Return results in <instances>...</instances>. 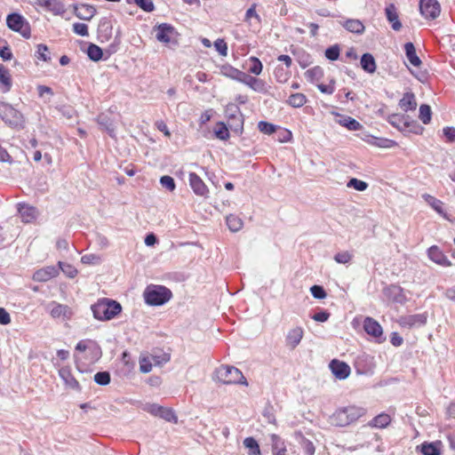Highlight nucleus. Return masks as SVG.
Segmentation results:
<instances>
[{
	"label": "nucleus",
	"instance_id": "680f3d73",
	"mask_svg": "<svg viewBox=\"0 0 455 455\" xmlns=\"http://www.w3.org/2000/svg\"><path fill=\"white\" fill-rule=\"evenodd\" d=\"M300 444H301V447H302L304 452L307 455H314L315 454V447L310 440H308L307 438H302Z\"/></svg>",
	"mask_w": 455,
	"mask_h": 455
},
{
	"label": "nucleus",
	"instance_id": "603ef678",
	"mask_svg": "<svg viewBox=\"0 0 455 455\" xmlns=\"http://www.w3.org/2000/svg\"><path fill=\"white\" fill-rule=\"evenodd\" d=\"M101 261V257L93 253L85 254L81 258V262L87 265H99Z\"/></svg>",
	"mask_w": 455,
	"mask_h": 455
},
{
	"label": "nucleus",
	"instance_id": "37998d69",
	"mask_svg": "<svg viewBox=\"0 0 455 455\" xmlns=\"http://www.w3.org/2000/svg\"><path fill=\"white\" fill-rule=\"evenodd\" d=\"M97 122L100 125L101 129L106 131L110 137H115V127L105 116H99Z\"/></svg>",
	"mask_w": 455,
	"mask_h": 455
},
{
	"label": "nucleus",
	"instance_id": "bf43d9fd",
	"mask_svg": "<svg viewBox=\"0 0 455 455\" xmlns=\"http://www.w3.org/2000/svg\"><path fill=\"white\" fill-rule=\"evenodd\" d=\"M153 363L149 357H141L140 359V371L143 373H148L152 371Z\"/></svg>",
	"mask_w": 455,
	"mask_h": 455
},
{
	"label": "nucleus",
	"instance_id": "ea45409f",
	"mask_svg": "<svg viewBox=\"0 0 455 455\" xmlns=\"http://www.w3.org/2000/svg\"><path fill=\"white\" fill-rule=\"evenodd\" d=\"M35 56L37 60L44 62H50L52 59L49 48L44 44H39L36 45Z\"/></svg>",
	"mask_w": 455,
	"mask_h": 455
},
{
	"label": "nucleus",
	"instance_id": "bb28decb",
	"mask_svg": "<svg viewBox=\"0 0 455 455\" xmlns=\"http://www.w3.org/2000/svg\"><path fill=\"white\" fill-rule=\"evenodd\" d=\"M386 16L387 20L392 24V28L398 31L402 28V23L399 21L398 13L395 4H388L386 9Z\"/></svg>",
	"mask_w": 455,
	"mask_h": 455
},
{
	"label": "nucleus",
	"instance_id": "864d4df0",
	"mask_svg": "<svg viewBox=\"0 0 455 455\" xmlns=\"http://www.w3.org/2000/svg\"><path fill=\"white\" fill-rule=\"evenodd\" d=\"M353 259V254L348 251L338 252L334 256V259L337 263L347 264Z\"/></svg>",
	"mask_w": 455,
	"mask_h": 455
},
{
	"label": "nucleus",
	"instance_id": "72a5a7b5",
	"mask_svg": "<svg viewBox=\"0 0 455 455\" xmlns=\"http://www.w3.org/2000/svg\"><path fill=\"white\" fill-rule=\"evenodd\" d=\"M342 25L347 30L352 33L363 34L364 31V25L359 20L350 19L346 20Z\"/></svg>",
	"mask_w": 455,
	"mask_h": 455
},
{
	"label": "nucleus",
	"instance_id": "f8f14e48",
	"mask_svg": "<svg viewBox=\"0 0 455 455\" xmlns=\"http://www.w3.org/2000/svg\"><path fill=\"white\" fill-rule=\"evenodd\" d=\"M420 13L429 20H434L439 16L441 8L436 0H420L419 3Z\"/></svg>",
	"mask_w": 455,
	"mask_h": 455
},
{
	"label": "nucleus",
	"instance_id": "79ce46f5",
	"mask_svg": "<svg viewBox=\"0 0 455 455\" xmlns=\"http://www.w3.org/2000/svg\"><path fill=\"white\" fill-rule=\"evenodd\" d=\"M227 225L232 232H237L243 228V220L233 214H230L226 219Z\"/></svg>",
	"mask_w": 455,
	"mask_h": 455
},
{
	"label": "nucleus",
	"instance_id": "6ab92c4d",
	"mask_svg": "<svg viewBox=\"0 0 455 455\" xmlns=\"http://www.w3.org/2000/svg\"><path fill=\"white\" fill-rule=\"evenodd\" d=\"M427 323V315L425 314H417L402 316L399 323L403 327L411 328L414 326H422Z\"/></svg>",
	"mask_w": 455,
	"mask_h": 455
},
{
	"label": "nucleus",
	"instance_id": "8fccbe9b",
	"mask_svg": "<svg viewBox=\"0 0 455 455\" xmlns=\"http://www.w3.org/2000/svg\"><path fill=\"white\" fill-rule=\"evenodd\" d=\"M347 188H352L357 191H364L368 188V183L356 178H352L347 184Z\"/></svg>",
	"mask_w": 455,
	"mask_h": 455
},
{
	"label": "nucleus",
	"instance_id": "052dcab7",
	"mask_svg": "<svg viewBox=\"0 0 455 455\" xmlns=\"http://www.w3.org/2000/svg\"><path fill=\"white\" fill-rule=\"evenodd\" d=\"M216 51L223 57L228 55V44L224 39L219 38L214 42Z\"/></svg>",
	"mask_w": 455,
	"mask_h": 455
},
{
	"label": "nucleus",
	"instance_id": "9d476101",
	"mask_svg": "<svg viewBox=\"0 0 455 455\" xmlns=\"http://www.w3.org/2000/svg\"><path fill=\"white\" fill-rule=\"evenodd\" d=\"M35 4L56 16H62L66 7L60 0H34Z\"/></svg>",
	"mask_w": 455,
	"mask_h": 455
},
{
	"label": "nucleus",
	"instance_id": "6e6552de",
	"mask_svg": "<svg viewBox=\"0 0 455 455\" xmlns=\"http://www.w3.org/2000/svg\"><path fill=\"white\" fill-rule=\"evenodd\" d=\"M154 32L156 33L157 41L163 44H167L176 41L177 32L175 28L168 23H162L156 26Z\"/></svg>",
	"mask_w": 455,
	"mask_h": 455
},
{
	"label": "nucleus",
	"instance_id": "9b49d317",
	"mask_svg": "<svg viewBox=\"0 0 455 455\" xmlns=\"http://www.w3.org/2000/svg\"><path fill=\"white\" fill-rule=\"evenodd\" d=\"M226 114L228 121H235V124L229 123L230 129L236 133H242L243 130V118L239 108L235 105H231L228 107Z\"/></svg>",
	"mask_w": 455,
	"mask_h": 455
},
{
	"label": "nucleus",
	"instance_id": "a878e982",
	"mask_svg": "<svg viewBox=\"0 0 455 455\" xmlns=\"http://www.w3.org/2000/svg\"><path fill=\"white\" fill-rule=\"evenodd\" d=\"M333 114L339 117L337 123L349 131H359L363 128V125L358 121L350 116H342L339 113Z\"/></svg>",
	"mask_w": 455,
	"mask_h": 455
},
{
	"label": "nucleus",
	"instance_id": "4468645a",
	"mask_svg": "<svg viewBox=\"0 0 455 455\" xmlns=\"http://www.w3.org/2000/svg\"><path fill=\"white\" fill-rule=\"evenodd\" d=\"M363 329L367 334L376 339L379 342L383 341V330L381 325L373 318L366 317L363 321Z\"/></svg>",
	"mask_w": 455,
	"mask_h": 455
},
{
	"label": "nucleus",
	"instance_id": "4d7b16f0",
	"mask_svg": "<svg viewBox=\"0 0 455 455\" xmlns=\"http://www.w3.org/2000/svg\"><path fill=\"white\" fill-rule=\"evenodd\" d=\"M387 291L395 295L394 300L398 303H403L405 299L404 296L402 294V288L396 285H391L387 288Z\"/></svg>",
	"mask_w": 455,
	"mask_h": 455
},
{
	"label": "nucleus",
	"instance_id": "473e14b6",
	"mask_svg": "<svg viewBox=\"0 0 455 455\" xmlns=\"http://www.w3.org/2000/svg\"><path fill=\"white\" fill-rule=\"evenodd\" d=\"M391 422V417L387 413H380L374 417L370 422L369 426L376 428H384Z\"/></svg>",
	"mask_w": 455,
	"mask_h": 455
},
{
	"label": "nucleus",
	"instance_id": "49530a36",
	"mask_svg": "<svg viewBox=\"0 0 455 455\" xmlns=\"http://www.w3.org/2000/svg\"><path fill=\"white\" fill-rule=\"evenodd\" d=\"M431 108L428 105H421L419 107V118L422 121L423 124H427L431 121Z\"/></svg>",
	"mask_w": 455,
	"mask_h": 455
},
{
	"label": "nucleus",
	"instance_id": "3c124183",
	"mask_svg": "<svg viewBox=\"0 0 455 455\" xmlns=\"http://www.w3.org/2000/svg\"><path fill=\"white\" fill-rule=\"evenodd\" d=\"M258 129L260 132L270 135L276 132L277 127L273 124L265 121H260L258 124Z\"/></svg>",
	"mask_w": 455,
	"mask_h": 455
},
{
	"label": "nucleus",
	"instance_id": "423d86ee",
	"mask_svg": "<svg viewBox=\"0 0 455 455\" xmlns=\"http://www.w3.org/2000/svg\"><path fill=\"white\" fill-rule=\"evenodd\" d=\"M0 117L5 124L12 127L21 126L23 123L21 113L4 102H0Z\"/></svg>",
	"mask_w": 455,
	"mask_h": 455
},
{
	"label": "nucleus",
	"instance_id": "338daca9",
	"mask_svg": "<svg viewBox=\"0 0 455 455\" xmlns=\"http://www.w3.org/2000/svg\"><path fill=\"white\" fill-rule=\"evenodd\" d=\"M317 88L323 93L332 94L335 91V82L331 80L329 84H319Z\"/></svg>",
	"mask_w": 455,
	"mask_h": 455
},
{
	"label": "nucleus",
	"instance_id": "aec40b11",
	"mask_svg": "<svg viewBox=\"0 0 455 455\" xmlns=\"http://www.w3.org/2000/svg\"><path fill=\"white\" fill-rule=\"evenodd\" d=\"M363 140L369 145L380 148H392L397 146V142L393 140L387 138H378L373 135H365Z\"/></svg>",
	"mask_w": 455,
	"mask_h": 455
},
{
	"label": "nucleus",
	"instance_id": "a211bd4d",
	"mask_svg": "<svg viewBox=\"0 0 455 455\" xmlns=\"http://www.w3.org/2000/svg\"><path fill=\"white\" fill-rule=\"evenodd\" d=\"M238 81L248 85L255 92H263L266 90V84L263 80L251 76L244 72H242Z\"/></svg>",
	"mask_w": 455,
	"mask_h": 455
},
{
	"label": "nucleus",
	"instance_id": "ddd939ff",
	"mask_svg": "<svg viewBox=\"0 0 455 455\" xmlns=\"http://www.w3.org/2000/svg\"><path fill=\"white\" fill-rule=\"evenodd\" d=\"M304 337V330L301 326H295L290 329L285 335V346L291 349H295Z\"/></svg>",
	"mask_w": 455,
	"mask_h": 455
},
{
	"label": "nucleus",
	"instance_id": "5fc2aeb1",
	"mask_svg": "<svg viewBox=\"0 0 455 455\" xmlns=\"http://www.w3.org/2000/svg\"><path fill=\"white\" fill-rule=\"evenodd\" d=\"M141 408L144 411H147L155 417H158L160 414L162 406L157 403H147L143 404Z\"/></svg>",
	"mask_w": 455,
	"mask_h": 455
},
{
	"label": "nucleus",
	"instance_id": "a19ab883",
	"mask_svg": "<svg viewBox=\"0 0 455 455\" xmlns=\"http://www.w3.org/2000/svg\"><path fill=\"white\" fill-rule=\"evenodd\" d=\"M286 102L292 108H300L306 104L307 97L303 93H293L288 98Z\"/></svg>",
	"mask_w": 455,
	"mask_h": 455
},
{
	"label": "nucleus",
	"instance_id": "0eeeda50",
	"mask_svg": "<svg viewBox=\"0 0 455 455\" xmlns=\"http://www.w3.org/2000/svg\"><path fill=\"white\" fill-rule=\"evenodd\" d=\"M6 23L9 28L19 32L22 36L28 38L30 36V28L28 22L20 14L12 13L6 18Z\"/></svg>",
	"mask_w": 455,
	"mask_h": 455
},
{
	"label": "nucleus",
	"instance_id": "69168bd1",
	"mask_svg": "<svg viewBox=\"0 0 455 455\" xmlns=\"http://www.w3.org/2000/svg\"><path fill=\"white\" fill-rule=\"evenodd\" d=\"M134 3L145 12H152L155 8L152 0H134Z\"/></svg>",
	"mask_w": 455,
	"mask_h": 455
},
{
	"label": "nucleus",
	"instance_id": "2eb2a0df",
	"mask_svg": "<svg viewBox=\"0 0 455 455\" xmlns=\"http://www.w3.org/2000/svg\"><path fill=\"white\" fill-rule=\"evenodd\" d=\"M427 257L430 260L442 267H451V262L449 260L443 251L436 245H433L427 250Z\"/></svg>",
	"mask_w": 455,
	"mask_h": 455
},
{
	"label": "nucleus",
	"instance_id": "c03bdc74",
	"mask_svg": "<svg viewBox=\"0 0 455 455\" xmlns=\"http://www.w3.org/2000/svg\"><path fill=\"white\" fill-rule=\"evenodd\" d=\"M87 54L92 60L98 61L102 59L103 52L100 46L90 44L87 49Z\"/></svg>",
	"mask_w": 455,
	"mask_h": 455
},
{
	"label": "nucleus",
	"instance_id": "e433bc0d",
	"mask_svg": "<svg viewBox=\"0 0 455 455\" xmlns=\"http://www.w3.org/2000/svg\"><path fill=\"white\" fill-rule=\"evenodd\" d=\"M243 71L232 67L229 64H225L220 67V74L234 80L238 81Z\"/></svg>",
	"mask_w": 455,
	"mask_h": 455
},
{
	"label": "nucleus",
	"instance_id": "4c0bfd02",
	"mask_svg": "<svg viewBox=\"0 0 455 455\" xmlns=\"http://www.w3.org/2000/svg\"><path fill=\"white\" fill-rule=\"evenodd\" d=\"M305 76L310 83L318 82L323 76V70L322 68L315 66L307 69L305 72Z\"/></svg>",
	"mask_w": 455,
	"mask_h": 455
},
{
	"label": "nucleus",
	"instance_id": "6e6d98bb",
	"mask_svg": "<svg viewBox=\"0 0 455 455\" xmlns=\"http://www.w3.org/2000/svg\"><path fill=\"white\" fill-rule=\"evenodd\" d=\"M94 381L101 386L108 385L110 382V374L108 371H100L94 375Z\"/></svg>",
	"mask_w": 455,
	"mask_h": 455
},
{
	"label": "nucleus",
	"instance_id": "b1692460",
	"mask_svg": "<svg viewBox=\"0 0 455 455\" xmlns=\"http://www.w3.org/2000/svg\"><path fill=\"white\" fill-rule=\"evenodd\" d=\"M74 12L77 18L84 20H91L96 14L95 7L87 4L74 5Z\"/></svg>",
	"mask_w": 455,
	"mask_h": 455
},
{
	"label": "nucleus",
	"instance_id": "de8ad7c7",
	"mask_svg": "<svg viewBox=\"0 0 455 455\" xmlns=\"http://www.w3.org/2000/svg\"><path fill=\"white\" fill-rule=\"evenodd\" d=\"M158 417L168 421V422L177 423V421H178V418L175 415L174 411L170 408H165L163 406H162V409L160 411V414Z\"/></svg>",
	"mask_w": 455,
	"mask_h": 455
},
{
	"label": "nucleus",
	"instance_id": "f704fd0d",
	"mask_svg": "<svg viewBox=\"0 0 455 455\" xmlns=\"http://www.w3.org/2000/svg\"><path fill=\"white\" fill-rule=\"evenodd\" d=\"M361 66L364 71L370 74L374 73L376 70V62L373 56L370 53H364L361 58Z\"/></svg>",
	"mask_w": 455,
	"mask_h": 455
},
{
	"label": "nucleus",
	"instance_id": "c9c22d12",
	"mask_svg": "<svg viewBox=\"0 0 455 455\" xmlns=\"http://www.w3.org/2000/svg\"><path fill=\"white\" fill-rule=\"evenodd\" d=\"M246 68L250 73L258 76L262 72L263 65L258 58L250 57L246 60Z\"/></svg>",
	"mask_w": 455,
	"mask_h": 455
},
{
	"label": "nucleus",
	"instance_id": "f3484780",
	"mask_svg": "<svg viewBox=\"0 0 455 455\" xmlns=\"http://www.w3.org/2000/svg\"><path fill=\"white\" fill-rule=\"evenodd\" d=\"M329 366L333 375L339 379H345L350 374V367L344 362L334 359Z\"/></svg>",
	"mask_w": 455,
	"mask_h": 455
},
{
	"label": "nucleus",
	"instance_id": "774afa93",
	"mask_svg": "<svg viewBox=\"0 0 455 455\" xmlns=\"http://www.w3.org/2000/svg\"><path fill=\"white\" fill-rule=\"evenodd\" d=\"M443 136L446 138L448 142L455 141V128L454 127H444L443 129Z\"/></svg>",
	"mask_w": 455,
	"mask_h": 455
},
{
	"label": "nucleus",
	"instance_id": "e2e57ef3",
	"mask_svg": "<svg viewBox=\"0 0 455 455\" xmlns=\"http://www.w3.org/2000/svg\"><path fill=\"white\" fill-rule=\"evenodd\" d=\"M73 31L82 36H87L89 35L88 26L84 23H75L73 25Z\"/></svg>",
	"mask_w": 455,
	"mask_h": 455
},
{
	"label": "nucleus",
	"instance_id": "2f4dec72",
	"mask_svg": "<svg viewBox=\"0 0 455 455\" xmlns=\"http://www.w3.org/2000/svg\"><path fill=\"white\" fill-rule=\"evenodd\" d=\"M12 87V76L7 68L0 66V88L3 92H7Z\"/></svg>",
	"mask_w": 455,
	"mask_h": 455
},
{
	"label": "nucleus",
	"instance_id": "412c9836",
	"mask_svg": "<svg viewBox=\"0 0 455 455\" xmlns=\"http://www.w3.org/2000/svg\"><path fill=\"white\" fill-rule=\"evenodd\" d=\"M59 269L54 266H47L41 269L36 270L33 275V279L36 282H47L50 279L57 276Z\"/></svg>",
	"mask_w": 455,
	"mask_h": 455
},
{
	"label": "nucleus",
	"instance_id": "f257e3e1",
	"mask_svg": "<svg viewBox=\"0 0 455 455\" xmlns=\"http://www.w3.org/2000/svg\"><path fill=\"white\" fill-rule=\"evenodd\" d=\"M76 351L75 361L80 371H87L88 367L94 364L102 355L98 344L91 339L79 341L76 347Z\"/></svg>",
	"mask_w": 455,
	"mask_h": 455
},
{
	"label": "nucleus",
	"instance_id": "39448f33",
	"mask_svg": "<svg viewBox=\"0 0 455 455\" xmlns=\"http://www.w3.org/2000/svg\"><path fill=\"white\" fill-rule=\"evenodd\" d=\"M215 374L217 379L223 384H242L248 386L246 379L243 375L242 371L236 367L221 365L216 370Z\"/></svg>",
	"mask_w": 455,
	"mask_h": 455
},
{
	"label": "nucleus",
	"instance_id": "7ed1b4c3",
	"mask_svg": "<svg viewBox=\"0 0 455 455\" xmlns=\"http://www.w3.org/2000/svg\"><path fill=\"white\" fill-rule=\"evenodd\" d=\"M145 302L150 306H161L168 302L172 293L163 285L149 284L143 293Z\"/></svg>",
	"mask_w": 455,
	"mask_h": 455
},
{
	"label": "nucleus",
	"instance_id": "58836bf2",
	"mask_svg": "<svg viewBox=\"0 0 455 455\" xmlns=\"http://www.w3.org/2000/svg\"><path fill=\"white\" fill-rule=\"evenodd\" d=\"M243 445L248 451V455H260L259 445L253 437H246L243 440Z\"/></svg>",
	"mask_w": 455,
	"mask_h": 455
},
{
	"label": "nucleus",
	"instance_id": "20e7f679",
	"mask_svg": "<svg viewBox=\"0 0 455 455\" xmlns=\"http://www.w3.org/2000/svg\"><path fill=\"white\" fill-rule=\"evenodd\" d=\"M93 315L98 320H110L116 316L122 310L121 305L108 299L100 300L92 307Z\"/></svg>",
	"mask_w": 455,
	"mask_h": 455
},
{
	"label": "nucleus",
	"instance_id": "5701e85b",
	"mask_svg": "<svg viewBox=\"0 0 455 455\" xmlns=\"http://www.w3.org/2000/svg\"><path fill=\"white\" fill-rule=\"evenodd\" d=\"M59 375L68 387L74 390L80 389L79 382L75 379L68 366L61 367L59 370Z\"/></svg>",
	"mask_w": 455,
	"mask_h": 455
},
{
	"label": "nucleus",
	"instance_id": "09e8293b",
	"mask_svg": "<svg viewBox=\"0 0 455 455\" xmlns=\"http://www.w3.org/2000/svg\"><path fill=\"white\" fill-rule=\"evenodd\" d=\"M58 266L68 277L74 278L77 275V269L68 263L59 261Z\"/></svg>",
	"mask_w": 455,
	"mask_h": 455
},
{
	"label": "nucleus",
	"instance_id": "dca6fc26",
	"mask_svg": "<svg viewBox=\"0 0 455 455\" xmlns=\"http://www.w3.org/2000/svg\"><path fill=\"white\" fill-rule=\"evenodd\" d=\"M189 185L193 192L199 196H207L209 189L204 180L195 172L189 173Z\"/></svg>",
	"mask_w": 455,
	"mask_h": 455
},
{
	"label": "nucleus",
	"instance_id": "1a4fd4ad",
	"mask_svg": "<svg viewBox=\"0 0 455 455\" xmlns=\"http://www.w3.org/2000/svg\"><path fill=\"white\" fill-rule=\"evenodd\" d=\"M47 309L52 318L61 321L69 320L73 315V311L68 306L56 301L50 302Z\"/></svg>",
	"mask_w": 455,
	"mask_h": 455
},
{
	"label": "nucleus",
	"instance_id": "c756f323",
	"mask_svg": "<svg viewBox=\"0 0 455 455\" xmlns=\"http://www.w3.org/2000/svg\"><path fill=\"white\" fill-rule=\"evenodd\" d=\"M404 51H405V55H406L407 60L412 66L419 67L421 65V60L418 57V55L416 53V49L412 43H411V42L406 43L404 44Z\"/></svg>",
	"mask_w": 455,
	"mask_h": 455
},
{
	"label": "nucleus",
	"instance_id": "7c9ffc66",
	"mask_svg": "<svg viewBox=\"0 0 455 455\" xmlns=\"http://www.w3.org/2000/svg\"><path fill=\"white\" fill-rule=\"evenodd\" d=\"M399 106L405 112L414 110L417 107L414 94L411 92L404 93L403 98L400 100Z\"/></svg>",
	"mask_w": 455,
	"mask_h": 455
},
{
	"label": "nucleus",
	"instance_id": "0e129e2a",
	"mask_svg": "<svg viewBox=\"0 0 455 455\" xmlns=\"http://www.w3.org/2000/svg\"><path fill=\"white\" fill-rule=\"evenodd\" d=\"M325 57L330 60H336L339 57V48L337 45L331 46L325 51Z\"/></svg>",
	"mask_w": 455,
	"mask_h": 455
},
{
	"label": "nucleus",
	"instance_id": "13d9d810",
	"mask_svg": "<svg viewBox=\"0 0 455 455\" xmlns=\"http://www.w3.org/2000/svg\"><path fill=\"white\" fill-rule=\"evenodd\" d=\"M160 184L170 192H172L176 188L173 178L168 175L161 177Z\"/></svg>",
	"mask_w": 455,
	"mask_h": 455
},
{
	"label": "nucleus",
	"instance_id": "a18cd8bd",
	"mask_svg": "<svg viewBox=\"0 0 455 455\" xmlns=\"http://www.w3.org/2000/svg\"><path fill=\"white\" fill-rule=\"evenodd\" d=\"M214 133L215 136L221 140H227L229 138L228 129L227 125L222 122L217 124L214 129Z\"/></svg>",
	"mask_w": 455,
	"mask_h": 455
},
{
	"label": "nucleus",
	"instance_id": "f03ea898",
	"mask_svg": "<svg viewBox=\"0 0 455 455\" xmlns=\"http://www.w3.org/2000/svg\"><path fill=\"white\" fill-rule=\"evenodd\" d=\"M365 414L362 407L351 405L337 410L331 417L330 423L335 427H346Z\"/></svg>",
	"mask_w": 455,
	"mask_h": 455
},
{
	"label": "nucleus",
	"instance_id": "393cba45",
	"mask_svg": "<svg viewBox=\"0 0 455 455\" xmlns=\"http://www.w3.org/2000/svg\"><path fill=\"white\" fill-rule=\"evenodd\" d=\"M422 198L439 215H441L442 217H443L446 220L449 219L448 216H447V213L444 211L443 203L441 200H439V199L435 198V196H433L431 195H428V194L422 195Z\"/></svg>",
	"mask_w": 455,
	"mask_h": 455
},
{
	"label": "nucleus",
	"instance_id": "cd10ccee",
	"mask_svg": "<svg viewBox=\"0 0 455 455\" xmlns=\"http://www.w3.org/2000/svg\"><path fill=\"white\" fill-rule=\"evenodd\" d=\"M272 455H287V447L285 442L276 435H272Z\"/></svg>",
	"mask_w": 455,
	"mask_h": 455
},
{
	"label": "nucleus",
	"instance_id": "4be33fe9",
	"mask_svg": "<svg viewBox=\"0 0 455 455\" xmlns=\"http://www.w3.org/2000/svg\"><path fill=\"white\" fill-rule=\"evenodd\" d=\"M18 211L20 215L21 220L24 223H31L34 220H36L38 216V211L36 210V208L28 204H20Z\"/></svg>",
	"mask_w": 455,
	"mask_h": 455
},
{
	"label": "nucleus",
	"instance_id": "c85d7f7f",
	"mask_svg": "<svg viewBox=\"0 0 455 455\" xmlns=\"http://www.w3.org/2000/svg\"><path fill=\"white\" fill-rule=\"evenodd\" d=\"M442 442L423 443L420 446V451L423 455H441Z\"/></svg>",
	"mask_w": 455,
	"mask_h": 455
}]
</instances>
